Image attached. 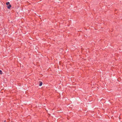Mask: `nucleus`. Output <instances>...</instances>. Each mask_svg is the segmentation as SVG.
<instances>
[{
	"instance_id": "f257e3e1",
	"label": "nucleus",
	"mask_w": 122,
	"mask_h": 122,
	"mask_svg": "<svg viewBox=\"0 0 122 122\" xmlns=\"http://www.w3.org/2000/svg\"><path fill=\"white\" fill-rule=\"evenodd\" d=\"M11 7V5H7V7L8 9H10V8Z\"/></svg>"
},
{
	"instance_id": "39448f33",
	"label": "nucleus",
	"mask_w": 122,
	"mask_h": 122,
	"mask_svg": "<svg viewBox=\"0 0 122 122\" xmlns=\"http://www.w3.org/2000/svg\"><path fill=\"white\" fill-rule=\"evenodd\" d=\"M6 121L5 120L4 121V122H5Z\"/></svg>"
},
{
	"instance_id": "20e7f679",
	"label": "nucleus",
	"mask_w": 122,
	"mask_h": 122,
	"mask_svg": "<svg viewBox=\"0 0 122 122\" xmlns=\"http://www.w3.org/2000/svg\"><path fill=\"white\" fill-rule=\"evenodd\" d=\"M2 71L1 70H0V74H2Z\"/></svg>"
},
{
	"instance_id": "f03ea898",
	"label": "nucleus",
	"mask_w": 122,
	"mask_h": 122,
	"mask_svg": "<svg viewBox=\"0 0 122 122\" xmlns=\"http://www.w3.org/2000/svg\"><path fill=\"white\" fill-rule=\"evenodd\" d=\"M6 4L7 5H10V3L9 2H7L6 3Z\"/></svg>"
},
{
	"instance_id": "7ed1b4c3",
	"label": "nucleus",
	"mask_w": 122,
	"mask_h": 122,
	"mask_svg": "<svg viewBox=\"0 0 122 122\" xmlns=\"http://www.w3.org/2000/svg\"><path fill=\"white\" fill-rule=\"evenodd\" d=\"M42 84V82H40V83L39 86H41Z\"/></svg>"
}]
</instances>
